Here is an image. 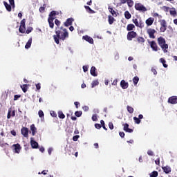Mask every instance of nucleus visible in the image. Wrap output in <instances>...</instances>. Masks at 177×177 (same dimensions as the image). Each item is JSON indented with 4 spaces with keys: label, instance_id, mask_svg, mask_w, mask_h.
Segmentation results:
<instances>
[{
    "label": "nucleus",
    "instance_id": "obj_55",
    "mask_svg": "<svg viewBox=\"0 0 177 177\" xmlns=\"http://www.w3.org/2000/svg\"><path fill=\"white\" fill-rule=\"evenodd\" d=\"M19 97H21V95H15L14 96V100H18L19 99Z\"/></svg>",
    "mask_w": 177,
    "mask_h": 177
},
{
    "label": "nucleus",
    "instance_id": "obj_42",
    "mask_svg": "<svg viewBox=\"0 0 177 177\" xmlns=\"http://www.w3.org/2000/svg\"><path fill=\"white\" fill-rule=\"evenodd\" d=\"M20 27H25L26 28V19H24L21 21Z\"/></svg>",
    "mask_w": 177,
    "mask_h": 177
},
{
    "label": "nucleus",
    "instance_id": "obj_54",
    "mask_svg": "<svg viewBox=\"0 0 177 177\" xmlns=\"http://www.w3.org/2000/svg\"><path fill=\"white\" fill-rule=\"evenodd\" d=\"M36 88L37 91H39V89H41V83H38L36 84Z\"/></svg>",
    "mask_w": 177,
    "mask_h": 177
},
{
    "label": "nucleus",
    "instance_id": "obj_49",
    "mask_svg": "<svg viewBox=\"0 0 177 177\" xmlns=\"http://www.w3.org/2000/svg\"><path fill=\"white\" fill-rule=\"evenodd\" d=\"M127 3V0H120L119 6H121V5H124Z\"/></svg>",
    "mask_w": 177,
    "mask_h": 177
},
{
    "label": "nucleus",
    "instance_id": "obj_35",
    "mask_svg": "<svg viewBox=\"0 0 177 177\" xmlns=\"http://www.w3.org/2000/svg\"><path fill=\"white\" fill-rule=\"evenodd\" d=\"M99 85V80H94L91 83V88H95V86H97Z\"/></svg>",
    "mask_w": 177,
    "mask_h": 177
},
{
    "label": "nucleus",
    "instance_id": "obj_15",
    "mask_svg": "<svg viewBox=\"0 0 177 177\" xmlns=\"http://www.w3.org/2000/svg\"><path fill=\"white\" fill-rule=\"evenodd\" d=\"M73 21H74V19L73 18H68L66 19V21L64 23V25L65 27H68L73 24Z\"/></svg>",
    "mask_w": 177,
    "mask_h": 177
},
{
    "label": "nucleus",
    "instance_id": "obj_48",
    "mask_svg": "<svg viewBox=\"0 0 177 177\" xmlns=\"http://www.w3.org/2000/svg\"><path fill=\"white\" fill-rule=\"evenodd\" d=\"M92 120L93 121H97V115H96V114L93 115Z\"/></svg>",
    "mask_w": 177,
    "mask_h": 177
},
{
    "label": "nucleus",
    "instance_id": "obj_50",
    "mask_svg": "<svg viewBox=\"0 0 177 177\" xmlns=\"http://www.w3.org/2000/svg\"><path fill=\"white\" fill-rule=\"evenodd\" d=\"M109 129H111V130H112V129H114V124H113V122H109Z\"/></svg>",
    "mask_w": 177,
    "mask_h": 177
},
{
    "label": "nucleus",
    "instance_id": "obj_8",
    "mask_svg": "<svg viewBox=\"0 0 177 177\" xmlns=\"http://www.w3.org/2000/svg\"><path fill=\"white\" fill-rule=\"evenodd\" d=\"M12 149L14 150L15 153H17V154H19V153H20V150H21V147L20 146V144H19V143L14 144L12 146Z\"/></svg>",
    "mask_w": 177,
    "mask_h": 177
},
{
    "label": "nucleus",
    "instance_id": "obj_19",
    "mask_svg": "<svg viewBox=\"0 0 177 177\" xmlns=\"http://www.w3.org/2000/svg\"><path fill=\"white\" fill-rule=\"evenodd\" d=\"M147 26H150L154 23V18L149 17L145 21Z\"/></svg>",
    "mask_w": 177,
    "mask_h": 177
},
{
    "label": "nucleus",
    "instance_id": "obj_41",
    "mask_svg": "<svg viewBox=\"0 0 177 177\" xmlns=\"http://www.w3.org/2000/svg\"><path fill=\"white\" fill-rule=\"evenodd\" d=\"M38 115H39V117H40V118H42L45 115V114H44V111H42V110L39 111Z\"/></svg>",
    "mask_w": 177,
    "mask_h": 177
},
{
    "label": "nucleus",
    "instance_id": "obj_47",
    "mask_svg": "<svg viewBox=\"0 0 177 177\" xmlns=\"http://www.w3.org/2000/svg\"><path fill=\"white\" fill-rule=\"evenodd\" d=\"M78 139H80V136H74L73 137V142H77V140H78Z\"/></svg>",
    "mask_w": 177,
    "mask_h": 177
},
{
    "label": "nucleus",
    "instance_id": "obj_40",
    "mask_svg": "<svg viewBox=\"0 0 177 177\" xmlns=\"http://www.w3.org/2000/svg\"><path fill=\"white\" fill-rule=\"evenodd\" d=\"M133 120L136 124H140L141 120L139 118L133 117Z\"/></svg>",
    "mask_w": 177,
    "mask_h": 177
},
{
    "label": "nucleus",
    "instance_id": "obj_20",
    "mask_svg": "<svg viewBox=\"0 0 177 177\" xmlns=\"http://www.w3.org/2000/svg\"><path fill=\"white\" fill-rule=\"evenodd\" d=\"M90 73L93 77H97V73H96V67L92 66Z\"/></svg>",
    "mask_w": 177,
    "mask_h": 177
},
{
    "label": "nucleus",
    "instance_id": "obj_31",
    "mask_svg": "<svg viewBox=\"0 0 177 177\" xmlns=\"http://www.w3.org/2000/svg\"><path fill=\"white\" fill-rule=\"evenodd\" d=\"M108 21L110 25L113 24V23H114V17L111 15H109Z\"/></svg>",
    "mask_w": 177,
    "mask_h": 177
},
{
    "label": "nucleus",
    "instance_id": "obj_29",
    "mask_svg": "<svg viewBox=\"0 0 177 177\" xmlns=\"http://www.w3.org/2000/svg\"><path fill=\"white\" fill-rule=\"evenodd\" d=\"M124 17H125V19H127V20H129V19L132 17V15H131V13H129V11H125Z\"/></svg>",
    "mask_w": 177,
    "mask_h": 177
},
{
    "label": "nucleus",
    "instance_id": "obj_17",
    "mask_svg": "<svg viewBox=\"0 0 177 177\" xmlns=\"http://www.w3.org/2000/svg\"><path fill=\"white\" fill-rule=\"evenodd\" d=\"M120 86L122 88V89H127L128 86H129V84L128 82H125V80H122L120 82Z\"/></svg>",
    "mask_w": 177,
    "mask_h": 177
},
{
    "label": "nucleus",
    "instance_id": "obj_34",
    "mask_svg": "<svg viewBox=\"0 0 177 177\" xmlns=\"http://www.w3.org/2000/svg\"><path fill=\"white\" fill-rule=\"evenodd\" d=\"M126 3H127L129 8H132L133 6V0H127Z\"/></svg>",
    "mask_w": 177,
    "mask_h": 177
},
{
    "label": "nucleus",
    "instance_id": "obj_12",
    "mask_svg": "<svg viewBox=\"0 0 177 177\" xmlns=\"http://www.w3.org/2000/svg\"><path fill=\"white\" fill-rule=\"evenodd\" d=\"M168 103L170 104H177V96H171L168 99Z\"/></svg>",
    "mask_w": 177,
    "mask_h": 177
},
{
    "label": "nucleus",
    "instance_id": "obj_11",
    "mask_svg": "<svg viewBox=\"0 0 177 177\" xmlns=\"http://www.w3.org/2000/svg\"><path fill=\"white\" fill-rule=\"evenodd\" d=\"M149 45L154 52H157L158 50H160V48H158V46H157V43H156L154 41H150Z\"/></svg>",
    "mask_w": 177,
    "mask_h": 177
},
{
    "label": "nucleus",
    "instance_id": "obj_52",
    "mask_svg": "<svg viewBox=\"0 0 177 177\" xmlns=\"http://www.w3.org/2000/svg\"><path fill=\"white\" fill-rule=\"evenodd\" d=\"M9 2L10 6L15 8V0H9Z\"/></svg>",
    "mask_w": 177,
    "mask_h": 177
},
{
    "label": "nucleus",
    "instance_id": "obj_64",
    "mask_svg": "<svg viewBox=\"0 0 177 177\" xmlns=\"http://www.w3.org/2000/svg\"><path fill=\"white\" fill-rule=\"evenodd\" d=\"M117 82H118V80H113V82H112V85H114V86L117 85Z\"/></svg>",
    "mask_w": 177,
    "mask_h": 177
},
{
    "label": "nucleus",
    "instance_id": "obj_63",
    "mask_svg": "<svg viewBox=\"0 0 177 177\" xmlns=\"http://www.w3.org/2000/svg\"><path fill=\"white\" fill-rule=\"evenodd\" d=\"M53 149H52V148H49L48 149V154H49V156H50V154H52V151H53Z\"/></svg>",
    "mask_w": 177,
    "mask_h": 177
},
{
    "label": "nucleus",
    "instance_id": "obj_23",
    "mask_svg": "<svg viewBox=\"0 0 177 177\" xmlns=\"http://www.w3.org/2000/svg\"><path fill=\"white\" fill-rule=\"evenodd\" d=\"M159 62H160V63H162V64L163 67H165V68H167V67H168V64H167V61L165 60V59H164V58H160V59H159Z\"/></svg>",
    "mask_w": 177,
    "mask_h": 177
},
{
    "label": "nucleus",
    "instance_id": "obj_14",
    "mask_svg": "<svg viewBox=\"0 0 177 177\" xmlns=\"http://www.w3.org/2000/svg\"><path fill=\"white\" fill-rule=\"evenodd\" d=\"M21 133L24 136V138H28V128L23 127L21 129Z\"/></svg>",
    "mask_w": 177,
    "mask_h": 177
},
{
    "label": "nucleus",
    "instance_id": "obj_62",
    "mask_svg": "<svg viewBox=\"0 0 177 177\" xmlns=\"http://www.w3.org/2000/svg\"><path fill=\"white\" fill-rule=\"evenodd\" d=\"M11 135H12L13 136H16V131L12 130L10 131Z\"/></svg>",
    "mask_w": 177,
    "mask_h": 177
},
{
    "label": "nucleus",
    "instance_id": "obj_60",
    "mask_svg": "<svg viewBox=\"0 0 177 177\" xmlns=\"http://www.w3.org/2000/svg\"><path fill=\"white\" fill-rule=\"evenodd\" d=\"M12 113L11 111H8V115H7V118L9 119L10 118V117H12V115H10V113Z\"/></svg>",
    "mask_w": 177,
    "mask_h": 177
},
{
    "label": "nucleus",
    "instance_id": "obj_39",
    "mask_svg": "<svg viewBox=\"0 0 177 177\" xmlns=\"http://www.w3.org/2000/svg\"><path fill=\"white\" fill-rule=\"evenodd\" d=\"M75 115L76 117H81L82 115V111H77L75 112Z\"/></svg>",
    "mask_w": 177,
    "mask_h": 177
},
{
    "label": "nucleus",
    "instance_id": "obj_6",
    "mask_svg": "<svg viewBox=\"0 0 177 177\" xmlns=\"http://www.w3.org/2000/svg\"><path fill=\"white\" fill-rule=\"evenodd\" d=\"M132 21L133 23H134L136 27H139L140 28H143V27H145V24L142 21V19H140V21H138V19H133Z\"/></svg>",
    "mask_w": 177,
    "mask_h": 177
},
{
    "label": "nucleus",
    "instance_id": "obj_61",
    "mask_svg": "<svg viewBox=\"0 0 177 177\" xmlns=\"http://www.w3.org/2000/svg\"><path fill=\"white\" fill-rule=\"evenodd\" d=\"M83 110L84 111H88V110H89V107H88L87 106H83Z\"/></svg>",
    "mask_w": 177,
    "mask_h": 177
},
{
    "label": "nucleus",
    "instance_id": "obj_46",
    "mask_svg": "<svg viewBox=\"0 0 177 177\" xmlns=\"http://www.w3.org/2000/svg\"><path fill=\"white\" fill-rule=\"evenodd\" d=\"M32 27H29L27 28V30H26V34H30V32H31V31H32Z\"/></svg>",
    "mask_w": 177,
    "mask_h": 177
},
{
    "label": "nucleus",
    "instance_id": "obj_33",
    "mask_svg": "<svg viewBox=\"0 0 177 177\" xmlns=\"http://www.w3.org/2000/svg\"><path fill=\"white\" fill-rule=\"evenodd\" d=\"M133 82L135 86L138 85V83L139 82V77L135 76L133 78Z\"/></svg>",
    "mask_w": 177,
    "mask_h": 177
},
{
    "label": "nucleus",
    "instance_id": "obj_28",
    "mask_svg": "<svg viewBox=\"0 0 177 177\" xmlns=\"http://www.w3.org/2000/svg\"><path fill=\"white\" fill-rule=\"evenodd\" d=\"M133 28H135V25H133V24H130L127 25V31H132V30H133Z\"/></svg>",
    "mask_w": 177,
    "mask_h": 177
},
{
    "label": "nucleus",
    "instance_id": "obj_59",
    "mask_svg": "<svg viewBox=\"0 0 177 177\" xmlns=\"http://www.w3.org/2000/svg\"><path fill=\"white\" fill-rule=\"evenodd\" d=\"M83 71L84 73H86V71H88V66H83Z\"/></svg>",
    "mask_w": 177,
    "mask_h": 177
},
{
    "label": "nucleus",
    "instance_id": "obj_1",
    "mask_svg": "<svg viewBox=\"0 0 177 177\" xmlns=\"http://www.w3.org/2000/svg\"><path fill=\"white\" fill-rule=\"evenodd\" d=\"M59 30H62V31L56 30L55 31L56 35H53L54 41L57 45L60 44L59 39L64 41L66 38H68V32H67V29L63 28V26H61L59 28Z\"/></svg>",
    "mask_w": 177,
    "mask_h": 177
},
{
    "label": "nucleus",
    "instance_id": "obj_36",
    "mask_svg": "<svg viewBox=\"0 0 177 177\" xmlns=\"http://www.w3.org/2000/svg\"><path fill=\"white\" fill-rule=\"evenodd\" d=\"M158 176V171H153L152 173L150 174V177H157Z\"/></svg>",
    "mask_w": 177,
    "mask_h": 177
},
{
    "label": "nucleus",
    "instance_id": "obj_30",
    "mask_svg": "<svg viewBox=\"0 0 177 177\" xmlns=\"http://www.w3.org/2000/svg\"><path fill=\"white\" fill-rule=\"evenodd\" d=\"M58 117L62 120H64V118H66V115H64V113H63V111H58Z\"/></svg>",
    "mask_w": 177,
    "mask_h": 177
},
{
    "label": "nucleus",
    "instance_id": "obj_18",
    "mask_svg": "<svg viewBox=\"0 0 177 177\" xmlns=\"http://www.w3.org/2000/svg\"><path fill=\"white\" fill-rule=\"evenodd\" d=\"M30 131H32V136H35V133H37V127H35V124H32L30 125Z\"/></svg>",
    "mask_w": 177,
    "mask_h": 177
},
{
    "label": "nucleus",
    "instance_id": "obj_9",
    "mask_svg": "<svg viewBox=\"0 0 177 177\" xmlns=\"http://www.w3.org/2000/svg\"><path fill=\"white\" fill-rule=\"evenodd\" d=\"M123 131L125 132H128L129 133H132L133 132V129L129 128V124L128 123L122 124Z\"/></svg>",
    "mask_w": 177,
    "mask_h": 177
},
{
    "label": "nucleus",
    "instance_id": "obj_26",
    "mask_svg": "<svg viewBox=\"0 0 177 177\" xmlns=\"http://www.w3.org/2000/svg\"><path fill=\"white\" fill-rule=\"evenodd\" d=\"M169 13L171 16H174L175 17V16H176L177 15L176 9H175V8H171V10H169Z\"/></svg>",
    "mask_w": 177,
    "mask_h": 177
},
{
    "label": "nucleus",
    "instance_id": "obj_53",
    "mask_svg": "<svg viewBox=\"0 0 177 177\" xmlns=\"http://www.w3.org/2000/svg\"><path fill=\"white\" fill-rule=\"evenodd\" d=\"M147 154H148V156H154V153L151 150H149L147 151Z\"/></svg>",
    "mask_w": 177,
    "mask_h": 177
},
{
    "label": "nucleus",
    "instance_id": "obj_38",
    "mask_svg": "<svg viewBox=\"0 0 177 177\" xmlns=\"http://www.w3.org/2000/svg\"><path fill=\"white\" fill-rule=\"evenodd\" d=\"M127 111H129L130 114H132V113H133V108L132 106H127Z\"/></svg>",
    "mask_w": 177,
    "mask_h": 177
},
{
    "label": "nucleus",
    "instance_id": "obj_21",
    "mask_svg": "<svg viewBox=\"0 0 177 177\" xmlns=\"http://www.w3.org/2000/svg\"><path fill=\"white\" fill-rule=\"evenodd\" d=\"M31 44H32V37H30L26 43L25 46L26 49H29V48H31Z\"/></svg>",
    "mask_w": 177,
    "mask_h": 177
},
{
    "label": "nucleus",
    "instance_id": "obj_3",
    "mask_svg": "<svg viewBox=\"0 0 177 177\" xmlns=\"http://www.w3.org/2000/svg\"><path fill=\"white\" fill-rule=\"evenodd\" d=\"M56 15H57L56 11H51L49 14L48 21L50 28H53L55 27V23H53V20L56 19Z\"/></svg>",
    "mask_w": 177,
    "mask_h": 177
},
{
    "label": "nucleus",
    "instance_id": "obj_4",
    "mask_svg": "<svg viewBox=\"0 0 177 177\" xmlns=\"http://www.w3.org/2000/svg\"><path fill=\"white\" fill-rule=\"evenodd\" d=\"M134 8L136 10H138V12H142V13L147 12V8L140 3H136Z\"/></svg>",
    "mask_w": 177,
    "mask_h": 177
},
{
    "label": "nucleus",
    "instance_id": "obj_7",
    "mask_svg": "<svg viewBox=\"0 0 177 177\" xmlns=\"http://www.w3.org/2000/svg\"><path fill=\"white\" fill-rule=\"evenodd\" d=\"M138 33L135 31H130L127 33V39L128 41H132L133 38H136Z\"/></svg>",
    "mask_w": 177,
    "mask_h": 177
},
{
    "label": "nucleus",
    "instance_id": "obj_32",
    "mask_svg": "<svg viewBox=\"0 0 177 177\" xmlns=\"http://www.w3.org/2000/svg\"><path fill=\"white\" fill-rule=\"evenodd\" d=\"M137 41L138 42V44H145V38H143L142 37H138L137 38Z\"/></svg>",
    "mask_w": 177,
    "mask_h": 177
},
{
    "label": "nucleus",
    "instance_id": "obj_10",
    "mask_svg": "<svg viewBox=\"0 0 177 177\" xmlns=\"http://www.w3.org/2000/svg\"><path fill=\"white\" fill-rule=\"evenodd\" d=\"M147 32L149 35V38H152V39L156 38L154 34L156 32V31L154 29L149 28L147 29Z\"/></svg>",
    "mask_w": 177,
    "mask_h": 177
},
{
    "label": "nucleus",
    "instance_id": "obj_5",
    "mask_svg": "<svg viewBox=\"0 0 177 177\" xmlns=\"http://www.w3.org/2000/svg\"><path fill=\"white\" fill-rule=\"evenodd\" d=\"M159 23L160 24V32H165L167 31V21L165 19H160L159 20Z\"/></svg>",
    "mask_w": 177,
    "mask_h": 177
},
{
    "label": "nucleus",
    "instance_id": "obj_43",
    "mask_svg": "<svg viewBox=\"0 0 177 177\" xmlns=\"http://www.w3.org/2000/svg\"><path fill=\"white\" fill-rule=\"evenodd\" d=\"M84 8L86 10H87V11H89L90 13H92L93 12L92 8H91V7H89L88 6H84Z\"/></svg>",
    "mask_w": 177,
    "mask_h": 177
},
{
    "label": "nucleus",
    "instance_id": "obj_27",
    "mask_svg": "<svg viewBox=\"0 0 177 177\" xmlns=\"http://www.w3.org/2000/svg\"><path fill=\"white\" fill-rule=\"evenodd\" d=\"M21 88L22 89L23 92L26 93V92L28 91V84L21 85Z\"/></svg>",
    "mask_w": 177,
    "mask_h": 177
},
{
    "label": "nucleus",
    "instance_id": "obj_13",
    "mask_svg": "<svg viewBox=\"0 0 177 177\" xmlns=\"http://www.w3.org/2000/svg\"><path fill=\"white\" fill-rule=\"evenodd\" d=\"M30 145L32 149H38V142L34 140V138H30Z\"/></svg>",
    "mask_w": 177,
    "mask_h": 177
},
{
    "label": "nucleus",
    "instance_id": "obj_57",
    "mask_svg": "<svg viewBox=\"0 0 177 177\" xmlns=\"http://www.w3.org/2000/svg\"><path fill=\"white\" fill-rule=\"evenodd\" d=\"M151 71L153 73L154 75H157V70H156V68H152Z\"/></svg>",
    "mask_w": 177,
    "mask_h": 177
},
{
    "label": "nucleus",
    "instance_id": "obj_2",
    "mask_svg": "<svg viewBox=\"0 0 177 177\" xmlns=\"http://www.w3.org/2000/svg\"><path fill=\"white\" fill-rule=\"evenodd\" d=\"M158 44L159 46H160L162 50H163L164 53H167L168 52V44H167V41L165 39L162 37H159L158 38Z\"/></svg>",
    "mask_w": 177,
    "mask_h": 177
},
{
    "label": "nucleus",
    "instance_id": "obj_44",
    "mask_svg": "<svg viewBox=\"0 0 177 177\" xmlns=\"http://www.w3.org/2000/svg\"><path fill=\"white\" fill-rule=\"evenodd\" d=\"M55 24L57 25V28H60V21H59V19H55Z\"/></svg>",
    "mask_w": 177,
    "mask_h": 177
},
{
    "label": "nucleus",
    "instance_id": "obj_16",
    "mask_svg": "<svg viewBox=\"0 0 177 177\" xmlns=\"http://www.w3.org/2000/svg\"><path fill=\"white\" fill-rule=\"evenodd\" d=\"M82 39H84V41H86L89 44H93V39L88 35L83 36Z\"/></svg>",
    "mask_w": 177,
    "mask_h": 177
},
{
    "label": "nucleus",
    "instance_id": "obj_22",
    "mask_svg": "<svg viewBox=\"0 0 177 177\" xmlns=\"http://www.w3.org/2000/svg\"><path fill=\"white\" fill-rule=\"evenodd\" d=\"M3 5L6 7L8 12H12V6L9 5L6 1L3 2Z\"/></svg>",
    "mask_w": 177,
    "mask_h": 177
},
{
    "label": "nucleus",
    "instance_id": "obj_24",
    "mask_svg": "<svg viewBox=\"0 0 177 177\" xmlns=\"http://www.w3.org/2000/svg\"><path fill=\"white\" fill-rule=\"evenodd\" d=\"M108 9L110 12V13L112 15V16H117V12H115V10H114V9H113V8H111V6H109Z\"/></svg>",
    "mask_w": 177,
    "mask_h": 177
},
{
    "label": "nucleus",
    "instance_id": "obj_25",
    "mask_svg": "<svg viewBox=\"0 0 177 177\" xmlns=\"http://www.w3.org/2000/svg\"><path fill=\"white\" fill-rule=\"evenodd\" d=\"M162 169L165 174H169L171 172V167L169 166L163 167Z\"/></svg>",
    "mask_w": 177,
    "mask_h": 177
},
{
    "label": "nucleus",
    "instance_id": "obj_45",
    "mask_svg": "<svg viewBox=\"0 0 177 177\" xmlns=\"http://www.w3.org/2000/svg\"><path fill=\"white\" fill-rule=\"evenodd\" d=\"M50 114L51 117H57V114H56V112H55L54 111H51L50 112Z\"/></svg>",
    "mask_w": 177,
    "mask_h": 177
},
{
    "label": "nucleus",
    "instance_id": "obj_51",
    "mask_svg": "<svg viewBox=\"0 0 177 177\" xmlns=\"http://www.w3.org/2000/svg\"><path fill=\"white\" fill-rule=\"evenodd\" d=\"M95 127L96 128V129H100V128H102V124L96 123L95 124Z\"/></svg>",
    "mask_w": 177,
    "mask_h": 177
},
{
    "label": "nucleus",
    "instance_id": "obj_56",
    "mask_svg": "<svg viewBox=\"0 0 177 177\" xmlns=\"http://www.w3.org/2000/svg\"><path fill=\"white\" fill-rule=\"evenodd\" d=\"M119 135H120V138H125V133H124L122 131L120 132Z\"/></svg>",
    "mask_w": 177,
    "mask_h": 177
},
{
    "label": "nucleus",
    "instance_id": "obj_37",
    "mask_svg": "<svg viewBox=\"0 0 177 177\" xmlns=\"http://www.w3.org/2000/svg\"><path fill=\"white\" fill-rule=\"evenodd\" d=\"M19 31L21 32V34H24V32H26V27L20 26Z\"/></svg>",
    "mask_w": 177,
    "mask_h": 177
},
{
    "label": "nucleus",
    "instance_id": "obj_58",
    "mask_svg": "<svg viewBox=\"0 0 177 177\" xmlns=\"http://www.w3.org/2000/svg\"><path fill=\"white\" fill-rule=\"evenodd\" d=\"M155 163H156V165H160V158H157L155 160Z\"/></svg>",
    "mask_w": 177,
    "mask_h": 177
}]
</instances>
